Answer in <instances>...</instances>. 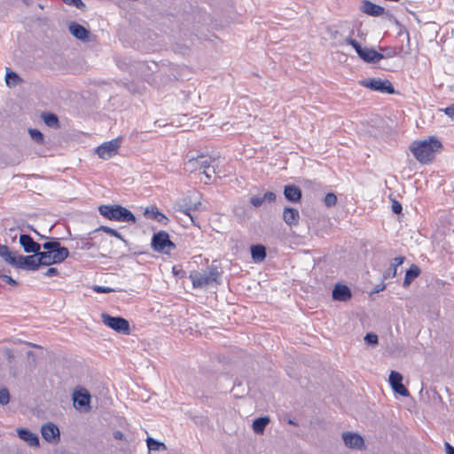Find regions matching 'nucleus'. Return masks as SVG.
Returning a JSON list of instances; mask_svg holds the SVG:
<instances>
[{"mask_svg": "<svg viewBox=\"0 0 454 454\" xmlns=\"http://www.w3.org/2000/svg\"><path fill=\"white\" fill-rule=\"evenodd\" d=\"M324 203L328 207L334 206L337 203L336 195L333 192L327 193L324 199Z\"/></svg>", "mask_w": 454, "mask_h": 454, "instance_id": "nucleus-37", "label": "nucleus"}, {"mask_svg": "<svg viewBox=\"0 0 454 454\" xmlns=\"http://www.w3.org/2000/svg\"><path fill=\"white\" fill-rule=\"evenodd\" d=\"M351 291L346 285L337 284L333 290V299L340 301H346L351 298Z\"/></svg>", "mask_w": 454, "mask_h": 454, "instance_id": "nucleus-19", "label": "nucleus"}, {"mask_svg": "<svg viewBox=\"0 0 454 454\" xmlns=\"http://www.w3.org/2000/svg\"><path fill=\"white\" fill-rule=\"evenodd\" d=\"M251 255L254 262H261L266 257V247L262 245H253L250 248Z\"/></svg>", "mask_w": 454, "mask_h": 454, "instance_id": "nucleus-25", "label": "nucleus"}, {"mask_svg": "<svg viewBox=\"0 0 454 454\" xmlns=\"http://www.w3.org/2000/svg\"><path fill=\"white\" fill-rule=\"evenodd\" d=\"M361 11L367 15L379 17L385 12V9L369 0H364L361 5Z\"/></svg>", "mask_w": 454, "mask_h": 454, "instance_id": "nucleus-18", "label": "nucleus"}, {"mask_svg": "<svg viewBox=\"0 0 454 454\" xmlns=\"http://www.w3.org/2000/svg\"><path fill=\"white\" fill-rule=\"evenodd\" d=\"M114 237H116L121 240H124L122 236L121 235V233H119L116 230H115V235H114Z\"/></svg>", "mask_w": 454, "mask_h": 454, "instance_id": "nucleus-59", "label": "nucleus"}, {"mask_svg": "<svg viewBox=\"0 0 454 454\" xmlns=\"http://www.w3.org/2000/svg\"><path fill=\"white\" fill-rule=\"evenodd\" d=\"M402 209H403V207H402L401 203H399L396 200H393V202H392V211L395 214H400L402 212Z\"/></svg>", "mask_w": 454, "mask_h": 454, "instance_id": "nucleus-46", "label": "nucleus"}, {"mask_svg": "<svg viewBox=\"0 0 454 454\" xmlns=\"http://www.w3.org/2000/svg\"><path fill=\"white\" fill-rule=\"evenodd\" d=\"M199 194L192 193L187 195L182 200V202L178 205V211L183 214L189 215L192 220H193V216L192 212L200 210L201 206V202L199 200Z\"/></svg>", "mask_w": 454, "mask_h": 454, "instance_id": "nucleus-8", "label": "nucleus"}, {"mask_svg": "<svg viewBox=\"0 0 454 454\" xmlns=\"http://www.w3.org/2000/svg\"><path fill=\"white\" fill-rule=\"evenodd\" d=\"M360 84L365 88H368L374 91H380L381 93L394 94L395 92V88L390 81L382 80L380 78L365 79L360 82Z\"/></svg>", "mask_w": 454, "mask_h": 454, "instance_id": "nucleus-7", "label": "nucleus"}, {"mask_svg": "<svg viewBox=\"0 0 454 454\" xmlns=\"http://www.w3.org/2000/svg\"><path fill=\"white\" fill-rule=\"evenodd\" d=\"M98 231H104L106 233H108L112 236L115 235V230L114 229H112L110 227H107V226H100L98 228Z\"/></svg>", "mask_w": 454, "mask_h": 454, "instance_id": "nucleus-49", "label": "nucleus"}, {"mask_svg": "<svg viewBox=\"0 0 454 454\" xmlns=\"http://www.w3.org/2000/svg\"><path fill=\"white\" fill-rule=\"evenodd\" d=\"M19 243L22 247L24 252L27 254H37L41 249V245L35 242L28 234H20Z\"/></svg>", "mask_w": 454, "mask_h": 454, "instance_id": "nucleus-15", "label": "nucleus"}, {"mask_svg": "<svg viewBox=\"0 0 454 454\" xmlns=\"http://www.w3.org/2000/svg\"><path fill=\"white\" fill-rule=\"evenodd\" d=\"M19 437L26 442L31 447H38L39 446V438L38 436L31 432L28 429L19 428L17 430Z\"/></svg>", "mask_w": 454, "mask_h": 454, "instance_id": "nucleus-21", "label": "nucleus"}, {"mask_svg": "<svg viewBox=\"0 0 454 454\" xmlns=\"http://www.w3.org/2000/svg\"><path fill=\"white\" fill-rule=\"evenodd\" d=\"M4 355H5L6 359L8 360V362L12 363L14 360L15 356H14L12 350H11L9 348L5 349Z\"/></svg>", "mask_w": 454, "mask_h": 454, "instance_id": "nucleus-52", "label": "nucleus"}, {"mask_svg": "<svg viewBox=\"0 0 454 454\" xmlns=\"http://www.w3.org/2000/svg\"><path fill=\"white\" fill-rule=\"evenodd\" d=\"M364 341L368 345H377L379 339H378L377 334H375L373 333H368L364 336Z\"/></svg>", "mask_w": 454, "mask_h": 454, "instance_id": "nucleus-39", "label": "nucleus"}, {"mask_svg": "<svg viewBox=\"0 0 454 454\" xmlns=\"http://www.w3.org/2000/svg\"><path fill=\"white\" fill-rule=\"evenodd\" d=\"M41 247H43L45 251H51V240L44 242L43 245H41Z\"/></svg>", "mask_w": 454, "mask_h": 454, "instance_id": "nucleus-57", "label": "nucleus"}, {"mask_svg": "<svg viewBox=\"0 0 454 454\" xmlns=\"http://www.w3.org/2000/svg\"><path fill=\"white\" fill-rule=\"evenodd\" d=\"M66 4L70 6H75L78 9L82 10L85 8V4L82 0H62Z\"/></svg>", "mask_w": 454, "mask_h": 454, "instance_id": "nucleus-42", "label": "nucleus"}, {"mask_svg": "<svg viewBox=\"0 0 454 454\" xmlns=\"http://www.w3.org/2000/svg\"><path fill=\"white\" fill-rule=\"evenodd\" d=\"M346 42L348 44L351 45L356 51L357 55H359L364 47H362L361 44L355 39L347 38Z\"/></svg>", "mask_w": 454, "mask_h": 454, "instance_id": "nucleus-41", "label": "nucleus"}, {"mask_svg": "<svg viewBox=\"0 0 454 454\" xmlns=\"http://www.w3.org/2000/svg\"><path fill=\"white\" fill-rule=\"evenodd\" d=\"M160 211L156 207H146L145 210V216L148 219L155 220Z\"/></svg>", "mask_w": 454, "mask_h": 454, "instance_id": "nucleus-35", "label": "nucleus"}, {"mask_svg": "<svg viewBox=\"0 0 454 454\" xmlns=\"http://www.w3.org/2000/svg\"><path fill=\"white\" fill-rule=\"evenodd\" d=\"M68 31L74 37L82 42L90 41V31L79 23L74 21L70 22L68 25Z\"/></svg>", "mask_w": 454, "mask_h": 454, "instance_id": "nucleus-16", "label": "nucleus"}, {"mask_svg": "<svg viewBox=\"0 0 454 454\" xmlns=\"http://www.w3.org/2000/svg\"><path fill=\"white\" fill-rule=\"evenodd\" d=\"M59 274V270L56 268H49L45 272V277H52L57 276Z\"/></svg>", "mask_w": 454, "mask_h": 454, "instance_id": "nucleus-50", "label": "nucleus"}, {"mask_svg": "<svg viewBox=\"0 0 454 454\" xmlns=\"http://www.w3.org/2000/svg\"><path fill=\"white\" fill-rule=\"evenodd\" d=\"M420 274V269L416 264H412L409 270H406L404 280L403 283V287H408L411 283Z\"/></svg>", "mask_w": 454, "mask_h": 454, "instance_id": "nucleus-24", "label": "nucleus"}, {"mask_svg": "<svg viewBox=\"0 0 454 454\" xmlns=\"http://www.w3.org/2000/svg\"><path fill=\"white\" fill-rule=\"evenodd\" d=\"M288 424L294 425V426H297V423L294 420H293V419H289L288 420Z\"/></svg>", "mask_w": 454, "mask_h": 454, "instance_id": "nucleus-60", "label": "nucleus"}, {"mask_svg": "<svg viewBox=\"0 0 454 454\" xmlns=\"http://www.w3.org/2000/svg\"><path fill=\"white\" fill-rule=\"evenodd\" d=\"M283 220L289 225H297L300 220L299 211L294 207H286L283 211Z\"/></svg>", "mask_w": 454, "mask_h": 454, "instance_id": "nucleus-22", "label": "nucleus"}, {"mask_svg": "<svg viewBox=\"0 0 454 454\" xmlns=\"http://www.w3.org/2000/svg\"><path fill=\"white\" fill-rule=\"evenodd\" d=\"M262 200L263 201H266V202H269V203H271L273 202L275 200H276V195L274 192H267L263 196H262Z\"/></svg>", "mask_w": 454, "mask_h": 454, "instance_id": "nucleus-44", "label": "nucleus"}, {"mask_svg": "<svg viewBox=\"0 0 454 454\" xmlns=\"http://www.w3.org/2000/svg\"><path fill=\"white\" fill-rule=\"evenodd\" d=\"M114 437L116 440H123L124 439V434L121 431H115L114 433Z\"/></svg>", "mask_w": 454, "mask_h": 454, "instance_id": "nucleus-56", "label": "nucleus"}, {"mask_svg": "<svg viewBox=\"0 0 454 454\" xmlns=\"http://www.w3.org/2000/svg\"><path fill=\"white\" fill-rule=\"evenodd\" d=\"M386 286L385 285H379L377 286L374 290H373V293L377 294V293H380V291H383L385 289Z\"/></svg>", "mask_w": 454, "mask_h": 454, "instance_id": "nucleus-58", "label": "nucleus"}, {"mask_svg": "<svg viewBox=\"0 0 454 454\" xmlns=\"http://www.w3.org/2000/svg\"><path fill=\"white\" fill-rule=\"evenodd\" d=\"M98 211L104 217L112 221L136 223L134 214L120 205H102Z\"/></svg>", "mask_w": 454, "mask_h": 454, "instance_id": "nucleus-3", "label": "nucleus"}, {"mask_svg": "<svg viewBox=\"0 0 454 454\" xmlns=\"http://www.w3.org/2000/svg\"><path fill=\"white\" fill-rule=\"evenodd\" d=\"M92 289L97 292V293H100V294H109V293H112V292H114L115 290L113 289V288H110V287H106V286H94L92 287Z\"/></svg>", "mask_w": 454, "mask_h": 454, "instance_id": "nucleus-43", "label": "nucleus"}, {"mask_svg": "<svg viewBox=\"0 0 454 454\" xmlns=\"http://www.w3.org/2000/svg\"><path fill=\"white\" fill-rule=\"evenodd\" d=\"M121 141L119 138L112 139L98 146L96 153L99 158L107 160L114 156L118 153Z\"/></svg>", "mask_w": 454, "mask_h": 454, "instance_id": "nucleus-10", "label": "nucleus"}, {"mask_svg": "<svg viewBox=\"0 0 454 454\" xmlns=\"http://www.w3.org/2000/svg\"><path fill=\"white\" fill-rule=\"evenodd\" d=\"M1 278L2 280L6 283V284H9V285H12V286H17L18 283L16 280H14L12 277L10 276H7V275H2L1 276Z\"/></svg>", "mask_w": 454, "mask_h": 454, "instance_id": "nucleus-47", "label": "nucleus"}, {"mask_svg": "<svg viewBox=\"0 0 454 454\" xmlns=\"http://www.w3.org/2000/svg\"><path fill=\"white\" fill-rule=\"evenodd\" d=\"M342 439L345 445L349 449L362 450L364 447V438L358 434L344 432L342 433Z\"/></svg>", "mask_w": 454, "mask_h": 454, "instance_id": "nucleus-13", "label": "nucleus"}, {"mask_svg": "<svg viewBox=\"0 0 454 454\" xmlns=\"http://www.w3.org/2000/svg\"><path fill=\"white\" fill-rule=\"evenodd\" d=\"M60 243L58 241L57 239H51V253L52 254L53 251L61 248Z\"/></svg>", "mask_w": 454, "mask_h": 454, "instance_id": "nucleus-48", "label": "nucleus"}, {"mask_svg": "<svg viewBox=\"0 0 454 454\" xmlns=\"http://www.w3.org/2000/svg\"><path fill=\"white\" fill-rule=\"evenodd\" d=\"M403 256L395 257L389 267V269L384 273V278H394L396 275L397 267L404 262Z\"/></svg>", "mask_w": 454, "mask_h": 454, "instance_id": "nucleus-29", "label": "nucleus"}, {"mask_svg": "<svg viewBox=\"0 0 454 454\" xmlns=\"http://www.w3.org/2000/svg\"><path fill=\"white\" fill-rule=\"evenodd\" d=\"M395 55V52H387V57H393Z\"/></svg>", "mask_w": 454, "mask_h": 454, "instance_id": "nucleus-61", "label": "nucleus"}, {"mask_svg": "<svg viewBox=\"0 0 454 454\" xmlns=\"http://www.w3.org/2000/svg\"><path fill=\"white\" fill-rule=\"evenodd\" d=\"M101 320L105 325L119 333L129 334L130 333L129 322L121 317H113L107 313H102Z\"/></svg>", "mask_w": 454, "mask_h": 454, "instance_id": "nucleus-5", "label": "nucleus"}, {"mask_svg": "<svg viewBox=\"0 0 454 454\" xmlns=\"http://www.w3.org/2000/svg\"><path fill=\"white\" fill-rule=\"evenodd\" d=\"M73 400L76 408H90V394L86 388L81 387L74 392Z\"/></svg>", "mask_w": 454, "mask_h": 454, "instance_id": "nucleus-14", "label": "nucleus"}, {"mask_svg": "<svg viewBox=\"0 0 454 454\" xmlns=\"http://www.w3.org/2000/svg\"><path fill=\"white\" fill-rule=\"evenodd\" d=\"M43 438L52 444H57L60 441V433L59 427L52 422H47L41 427Z\"/></svg>", "mask_w": 454, "mask_h": 454, "instance_id": "nucleus-11", "label": "nucleus"}, {"mask_svg": "<svg viewBox=\"0 0 454 454\" xmlns=\"http://www.w3.org/2000/svg\"><path fill=\"white\" fill-rule=\"evenodd\" d=\"M93 247L99 248V244L97 241L92 242L90 234L88 235V237L81 238L76 240V249L90 250Z\"/></svg>", "mask_w": 454, "mask_h": 454, "instance_id": "nucleus-23", "label": "nucleus"}, {"mask_svg": "<svg viewBox=\"0 0 454 454\" xmlns=\"http://www.w3.org/2000/svg\"><path fill=\"white\" fill-rule=\"evenodd\" d=\"M41 117L48 127L58 128L59 126V119L55 114L43 113Z\"/></svg>", "mask_w": 454, "mask_h": 454, "instance_id": "nucleus-32", "label": "nucleus"}, {"mask_svg": "<svg viewBox=\"0 0 454 454\" xmlns=\"http://www.w3.org/2000/svg\"><path fill=\"white\" fill-rule=\"evenodd\" d=\"M442 147V143L434 137H429L425 140L414 141L410 150L420 163H427L434 158V153Z\"/></svg>", "mask_w": 454, "mask_h": 454, "instance_id": "nucleus-1", "label": "nucleus"}, {"mask_svg": "<svg viewBox=\"0 0 454 454\" xmlns=\"http://www.w3.org/2000/svg\"><path fill=\"white\" fill-rule=\"evenodd\" d=\"M444 448L446 454H454V447L450 445L449 442H446L444 443Z\"/></svg>", "mask_w": 454, "mask_h": 454, "instance_id": "nucleus-54", "label": "nucleus"}, {"mask_svg": "<svg viewBox=\"0 0 454 454\" xmlns=\"http://www.w3.org/2000/svg\"><path fill=\"white\" fill-rule=\"evenodd\" d=\"M51 256L56 263H60L69 256V251L67 247H63L53 251Z\"/></svg>", "mask_w": 454, "mask_h": 454, "instance_id": "nucleus-31", "label": "nucleus"}, {"mask_svg": "<svg viewBox=\"0 0 454 454\" xmlns=\"http://www.w3.org/2000/svg\"><path fill=\"white\" fill-rule=\"evenodd\" d=\"M15 256L16 254L11 252L7 246L0 244V257H2L5 262L12 265V263L15 262Z\"/></svg>", "mask_w": 454, "mask_h": 454, "instance_id": "nucleus-30", "label": "nucleus"}, {"mask_svg": "<svg viewBox=\"0 0 454 454\" xmlns=\"http://www.w3.org/2000/svg\"><path fill=\"white\" fill-rule=\"evenodd\" d=\"M155 221H157L160 223L165 224L168 221V218L165 216V215H163L162 213L160 212L159 215H157V218L155 219Z\"/></svg>", "mask_w": 454, "mask_h": 454, "instance_id": "nucleus-53", "label": "nucleus"}, {"mask_svg": "<svg viewBox=\"0 0 454 454\" xmlns=\"http://www.w3.org/2000/svg\"><path fill=\"white\" fill-rule=\"evenodd\" d=\"M36 254H37V258H38V259H36V262H38L39 267L42 265L49 266V265L56 263L52 259L51 252H48V251L42 252L40 249Z\"/></svg>", "mask_w": 454, "mask_h": 454, "instance_id": "nucleus-27", "label": "nucleus"}, {"mask_svg": "<svg viewBox=\"0 0 454 454\" xmlns=\"http://www.w3.org/2000/svg\"><path fill=\"white\" fill-rule=\"evenodd\" d=\"M27 229H28V230H30V231H34L36 235H38V236H39V238H40L41 239H48V238H47V237H45L44 235L40 234V233H39V232H38V231H36L33 226H32V225H28V226H27Z\"/></svg>", "mask_w": 454, "mask_h": 454, "instance_id": "nucleus-55", "label": "nucleus"}, {"mask_svg": "<svg viewBox=\"0 0 454 454\" xmlns=\"http://www.w3.org/2000/svg\"><path fill=\"white\" fill-rule=\"evenodd\" d=\"M32 354H33V352H32V351H29V352L27 353V355H28V356H31Z\"/></svg>", "mask_w": 454, "mask_h": 454, "instance_id": "nucleus-62", "label": "nucleus"}, {"mask_svg": "<svg viewBox=\"0 0 454 454\" xmlns=\"http://www.w3.org/2000/svg\"><path fill=\"white\" fill-rule=\"evenodd\" d=\"M10 401V393L6 387H0V404L5 405Z\"/></svg>", "mask_w": 454, "mask_h": 454, "instance_id": "nucleus-36", "label": "nucleus"}, {"mask_svg": "<svg viewBox=\"0 0 454 454\" xmlns=\"http://www.w3.org/2000/svg\"><path fill=\"white\" fill-rule=\"evenodd\" d=\"M284 196L290 202H298L301 199V190L294 184H287L284 187Z\"/></svg>", "mask_w": 454, "mask_h": 454, "instance_id": "nucleus-20", "label": "nucleus"}, {"mask_svg": "<svg viewBox=\"0 0 454 454\" xmlns=\"http://www.w3.org/2000/svg\"><path fill=\"white\" fill-rule=\"evenodd\" d=\"M23 82L22 78L15 72L7 68L5 74V82L6 85L10 88L16 87Z\"/></svg>", "mask_w": 454, "mask_h": 454, "instance_id": "nucleus-26", "label": "nucleus"}, {"mask_svg": "<svg viewBox=\"0 0 454 454\" xmlns=\"http://www.w3.org/2000/svg\"><path fill=\"white\" fill-rule=\"evenodd\" d=\"M388 381L391 387L396 394L404 397L409 396L410 393L408 389L402 383L403 375L401 373L395 371H391L388 377Z\"/></svg>", "mask_w": 454, "mask_h": 454, "instance_id": "nucleus-12", "label": "nucleus"}, {"mask_svg": "<svg viewBox=\"0 0 454 454\" xmlns=\"http://www.w3.org/2000/svg\"><path fill=\"white\" fill-rule=\"evenodd\" d=\"M36 259H38L36 254L31 255H16L15 262H13L12 266L24 270H37L39 269V263L36 262Z\"/></svg>", "mask_w": 454, "mask_h": 454, "instance_id": "nucleus-9", "label": "nucleus"}, {"mask_svg": "<svg viewBox=\"0 0 454 454\" xmlns=\"http://www.w3.org/2000/svg\"><path fill=\"white\" fill-rule=\"evenodd\" d=\"M219 278L220 273L217 270V267L214 265H211L207 268V270L203 272L192 271L190 274V278L193 287L195 288H203L214 282L217 283Z\"/></svg>", "mask_w": 454, "mask_h": 454, "instance_id": "nucleus-4", "label": "nucleus"}, {"mask_svg": "<svg viewBox=\"0 0 454 454\" xmlns=\"http://www.w3.org/2000/svg\"><path fill=\"white\" fill-rule=\"evenodd\" d=\"M366 63L376 64L383 59L385 56L372 48L364 47L363 51L358 55Z\"/></svg>", "mask_w": 454, "mask_h": 454, "instance_id": "nucleus-17", "label": "nucleus"}, {"mask_svg": "<svg viewBox=\"0 0 454 454\" xmlns=\"http://www.w3.org/2000/svg\"><path fill=\"white\" fill-rule=\"evenodd\" d=\"M444 113L449 117L454 119V105H451L444 109Z\"/></svg>", "mask_w": 454, "mask_h": 454, "instance_id": "nucleus-51", "label": "nucleus"}, {"mask_svg": "<svg viewBox=\"0 0 454 454\" xmlns=\"http://www.w3.org/2000/svg\"><path fill=\"white\" fill-rule=\"evenodd\" d=\"M151 244L153 250L159 253L168 254L176 247V245L169 239L168 234L164 231L153 234Z\"/></svg>", "mask_w": 454, "mask_h": 454, "instance_id": "nucleus-6", "label": "nucleus"}, {"mask_svg": "<svg viewBox=\"0 0 454 454\" xmlns=\"http://www.w3.org/2000/svg\"><path fill=\"white\" fill-rule=\"evenodd\" d=\"M101 231H98V229L94 230L93 231L90 232V239L92 242H98L99 247L101 246V243L105 239L104 236L100 233Z\"/></svg>", "mask_w": 454, "mask_h": 454, "instance_id": "nucleus-38", "label": "nucleus"}, {"mask_svg": "<svg viewBox=\"0 0 454 454\" xmlns=\"http://www.w3.org/2000/svg\"><path fill=\"white\" fill-rule=\"evenodd\" d=\"M346 42L348 44L351 45L356 51L357 55H359L364 47H362L361 44L355 39L347 38Z\"/></svg>", "mask_w": 454, "mask_h": 454, "instance_id": "nucleus-40", "label": "nucleus"}, {"mask_svg": "<svg viewBox=\"0 0 454 454\" xmlns=\"http://www.w3.org/2000/svg\"><path fill=\"white\" fill-rule=\"evenodd\" d=\"M31 138L37 144H43V134L35 129H29L28 130Z\"/></svg>", "mask_w": 454, "mask_h": 454, "instance_id": "nucleus-34", "label": "nucleus"}, {"mask_svg": "<svg viewBox=\"0 0 454 454\" xmlns=\"http://www.w3.org/2000/svg\"><path fill=\"white\" fill-rule=\"evenodd\" d=\"M270 423L269 417H260L254 420L253 430L255 434H262L264 432L266 426Z\"/></svg>", "mask_w": 454, "mask_h": 454, "instance_id": "nucleus-28", "label": "nucleus"}, {"mask_svg": "<svg viewBox=\"0 0 454 454\" xmlns=\"http://www.w3.org/2000/svg\"><path fill=\"white\" fill-rule=\"evenodd\" d=\"M263 202L262 197L255 196L250 199V203L255 207L262 206Z\"/></svg>", "mask_w": 454, "mask_h": 454, "instance_id": "nucleus-45", "label": "nucleus"}, {"mask_svg": "<svg viewBox=\"0 0 454 454\" xmlns=\"http://www.w3.org/2000/svg\"><path fill=\"white\" fill-rule=\"evenodd\" d=\"M146 443L149 450L157 451L160 449L166 450V445L152 437H147Z\"/></svg>", "mask_w": 454, "mask_h": 454, "instance_id": "nucleus-33", "label": "nucleus"}, {"mask_svg": "<svg viewBox=\"0 0 454 454\" xmlns=\"http://www.w3.org/2000/svg\"><path fill=\"white\" fill-rule=\"evenodd\" d=\"M185 159L186 160L184 163V168L186 172L193 173L199 169L203 168V174L206 176V177L207 179L211 178V173L208 170L211 163L214 160L211 156L203 153L189 152L186 153Z\"/></svg>", "mask_w": 454, "mask_h": 454, "instance_id": "nucleus-2", "label": "nucleus"}]
</instances>
